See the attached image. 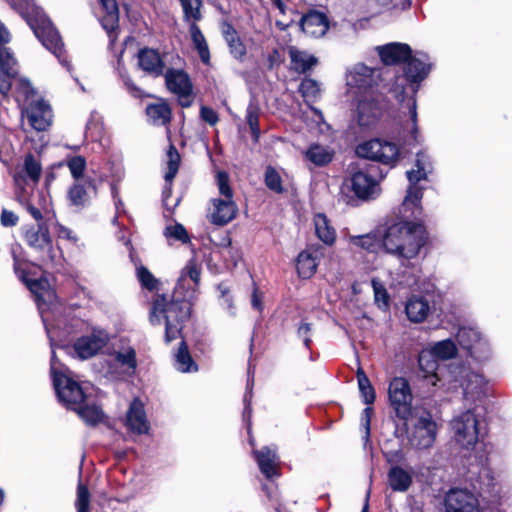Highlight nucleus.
<instances>
[{
	"label": "nucleus",
	"instance_id": "1",
	"mask_svg": "<svg viewBox=\"0 0 512 512\" xmlns=\"http://www.w3.org/2000/svg\"><path fill=\"white\" fill-rule=\"evenodd\" d=\"M14 269L18 277L24 282L27 288L35 296V301L37 302L42 321L44 323L47 335L51 341V374L56 394L64 405L74 410L75 407L86 402L89 399V396L84 387L73 380L70 376L60 371L57 367L52 329L48 324V312L50 310H55L58 305L56 293L51 288L50 282L46 277H40L38 279L31 278L30 272H26L24 269H22L18 262H15Z\"/></svg>",
	"mask_w": 512,
	"mask_h": 512
},
{
	"label": "nucleus",
	"instance_id": "2",
	"mask_svg": "<svg viewBox=\"0 0 512 512\" xmlns=\"http://www.w3.org/2000/svg\"><path fill=\"white\" fill-rule=\"evenodd\" d=\"M199 281L200 269L190 260L181 271L172 298L169 300L165 295H158L154 300L150 321L154 325L165 321L167 342L180 336L184 323L189 319Z\"/></svg>",
	"mask_w": 512,
	"mask_h": 512
},
{
	"label": "nucleus",
	"instance_id": "3",
	"mask_svg": "<svg viewBox=\"0 0 512 512\" xmlns=\"http://www.w3.org/2000/svg\"><path fill=\"white\" fill-rule=\"evenodd\" d=\"M432 65L427 53L412 52L411 58L405 62L403 75L396 76L389 89L399 105L396 118L403 129L411 134L415 142H420L416 96L420 84L429 75Z\"/></svg>",
	"mask_w": 512,
	"mask_h": 512
},
{
	"label": "nucleus",
	"instance_id": "4",
	"mask_svg": "<svg viewBox=\"0 0 512 512\" xmlns=\"http://www.w3.org/2000/svg\"><path fill=\"white\" fill-rule=\"evenodd\" d=\"M426 240L425 227L413 221L394 223L383 232L384 251L401 262L416 258Z\"/></svg>",
	"mask_w": 512,
	"mask_h": 512
},
{
	"label": "nucleus",
	"instance_id": "5",
	"mask_svg": "<svg viewBox=\"0 0 512 512\" xmlns=\"http://www.w3.org/2000/svg\"><path fill=\"white\" fill-rule=\"evenodd\" d=\"M10 6L16 10L28 23L35 36L58 60L65 65L62 58L63 43L58 31L43 10L35 5L32 0H7Z\"/></svg>",
	"mask_w": 512,
	"mask_h": 512
},
{
	"label": "nucleus",
	"instance_id": "6",
	"mask_svg": "<svg viewBox=\"0 0 512 512\" xmlns=\"http://www.w3.org/2000/svg\"><path fill=\"white\" fill-rule=\"evenodd\" d=\"M215 178L220 197L211 199L207 216L212 224L224 226L236 217L238 208L233 201V190L228 173L217 171Z\"/></svg>",
	"mask_w": 512,
	"mask_h": 512
},
{
	"label": "nucleus",
	"instance_id": "7",
	"mask_svg": "<svg viewBox=\"0 0 512 512\" xmlns=\"http://www.w3.org/2000/svg\"><path fill=\"white\" fill-rule=\"evenodd\" d=\"M450 429L454 441L464 449H472L479 439V420L474 409L469 408L453 416Z\"/></svg>",
	"mask_w": 512,
	"mask_h": 512
},
{
	"label": "nucleus",
	"instance_id": "8",
	"mask_svg": "<svg viewBox=\"0 0 512 512\" xmlns=\"http://www.w3.org/2000/svg\"><path fill=\"white\" fill-rule=\"evenodd\" d=\"M355 151L360 158L379 162L390 167H394L400 157V149L397 144L380 138L370 139L358 144Z\"/></svg>",
	"mask_w": 512,
	"mask_h": 512
},
{
	"label": "nucleus",
	"instance_id": "9",
	"mask_svg": "<svg viewBox=\"0 0 512 512\" xmlns=\"http://www.w3.org/2000/svg\"><path fill=\"white\" fill-rule=\"evenodd\" d=\"M376 171L373 167L353 170L347 180L350 190L362 201H370L378 198L382 192L380 182L385 177L380 174L374 176Z\"/></svg>",
	"mask_w": 512,
	"mask_h": 512
},
{
	"label": "nucleus",
	"instance_id": "10",
	"mask_svg": "<svg viewBox=\"0 0 512 512\" xmlns=\"http://www.w3.org/2000/svg\"><path fill=\"white\" fill-rule=\"evenodd\" d=\"M379 69L368 67L363 63L352 66L346 74V83L352 89H356L362 96L372 95L374 89L381 81Z\"/></svg>",
	"mask_w": 512,
	"mask_h": 512
},
{
	"label": "nucleus",
	"instance_id": "11",
	"mask_svg": "<svg viewBox=\"0 0 512 512\" xmlns=\"http://www.w3.org/2000/svg\"><path fill=\"white\" fill-rule=\"evenodd\" d=\"M458 344L478 363H484L491 357L488 342L473 327H461L456 334Z\"/></svg>",
	"mask_w": 512,
	"mask_h": 512
},
{
	"label": "nucleus",
	"instance_id": "12",
	"mask_svg": "<svg viewBox=\"0 0 512 512\" xmlns=\"http://www.w3.org/2000/svg\"><path fill=\"white\" fill-rule=\"evenodd\" d=\"M388 396L396 415L401 419H407L411 414L413 398L409 382L403 377L393 378L389 383Z\"/></svg>",
	"mask_w": 512,
	"mask_h": 512
},
{
	"label": "nucleus",
	"instance_id": "13",
	"mask_svg": "<svg viewBox=\"0 0 512 512\" xmlns=\"http://www.w3.org/2000/svg\"><path fill=\"white\" fill-rule=\"evenodd\" d=\"M13 180L15 185V197L18 203L22 205L36 221H41L43 218L41 210L45 204V197L39 194L37 205L34 203L33 195L37 185L23 181L20 174H13Z\"/></svg>",
	"mask_w": 512,
	"mask_h": 512
},
{
	"label": "nucleus",
	"instance_id": "14",
	"mask_svg": "<svg viewBox=\"0 0 512 512\" xmlns=\"http://www.w3.org/2000/svg\"><path fill=\"white\" fill-rule=\"evenodd\" d=\"M28 245L40 253V260L45 265H53L57 260V253L54 250L48 229L43 225L38 228H31L25 234Z\"/></svg>",
	"mask_w": 512,
	"mask_h": 512
},
{
	"label": "nucleus",
	"instance_id": "15",
	"mask_svg": "<svg viewBox=\"0 0 512 512\" xmlns=\"http://www.w3.org/2000/svg\"><path fill=\"white\" fill-rule=\"evenodd\" d=\"M108 334L101 329H93L91 333L79 337L73 344L74 354L81 360L97 355L108 343Z\"/></svg>",
	"mask_w": 512,
	"mask_h": 512
},
{
	"label": "nucleus",
	"instance_id": "16",
	"mask_svg": "<svg viewBox=\"0 0 512 512\" xmlns=\"http://www.w3.org/2000/svg\"><path fill=\"white\" fill-rule=\"evenodd\" d=\"M436 435L437 425L431 415L426 413L415 423L409 442L416 449H429L433 446Z\"/></svg>",
	"mask_w": 512,
	"mask_h": 512
},
{
	"label": "nucleus",
	"instance_id": "17",
	"mask_svg": "<svg viewBox=\"0 0 512 512\" xmlns=\"http://www.w3.org/2000/svg\"><path fill=\"white\" fill-rule=\"evenodd\" d=\"M446 512H480L478 497L467 489L449 490L444 499Z\"/></svg>",
	"mask_w": 512,
	"mask_h": 512
},
{
	"label": "nucleus",
	"instance_id": "18",
	"mask_svg": "<svg viewBox=\"0 0 512 512\" xmlns=\"http://www.w3.org/2000/svg\"><path fill=\"white\" fill-rule=\"evenodd\" d=\"M10 41V33L0 21V89L5 92L8 81L13 79L16 69V59L9 48L4 45Z\"/></svg>",
	"mask_w": 512,
	"mask_h": 512
},
{
	"label": "nucleus",
	"instance_id": "19",
	"mask_svg": "<svg viewBox=\"0 0 512 512\" xmlns=\"http://www.w3.org/2000/svg\"><path fill=\"white\" fill-rule=\"evenodd\" d=\"M165 82L169 91L178 96L182 107L192 104V83L184 71L169 69L165 74Z\"/></svg>",
	"mask_w": 512,
	"mask_h": 512
},
{
	"label": "nucleus",
	"instance_id": "20",
	"mask_svg": "<svg viewBox=\"0 0 512 512\" xmlns=\"http://www.w3.org/2000/svg\"><path fill=\"white\" fill-rule=\"evenodd\" d=\"M22 114L37 131H45L51 125L53 117L50 105L42 99L31 100Z\"/></svg>",
	"mask_w": 512,
	"mask_h": 512
},
{
	"label": "nucleus",
	"instance_id": "21",
	"mask_svg": "<svg viewBox=\"0 0 512 512\" xmlns=\"http://www.w3.org/2000/svg\"><path fill=\"white\" fill-rule=\"evenodd\" d=\"M323 256L324 248L318 244L309 245L300 252L296 262L299 277L303 279L311 278L316 273L320 259Z\"/></svg>",
	"mask_w": 512,
	"mask_h": 512
},
{
	"label": "nucleus",
	"instance_id": "22",
	"mask_svg": "<svg viewBox=\"0 0 512 512\" xmlns=\"http://www.w3.org/2000/svg\"><path fill=\"white\" fill-rule=\"evenodd\" d=\"M381 62L386 66L405 64L411 58L412 49L408 44L391 42L375 47Z\"/></svg>",
	"mask_w": 512,
	"mask_h": 512
},
{
	"label": "nucleus",
	"instance_id": "23",
	"mask_svg": "<svg viewBox=\"0 0 512 512\" xmlns=\"http://www.w3.org/2000/svg\"><path fill=\"white\" fill-rule=\"evenodd\" d=\"M382 113L375 94L362 96L357 103V122L362 127L373 126Z\"/></svg>",
	"mask_w": 512,
	"mask_h": 512
},
{
	"label": "nucleus",
	"instance_id": "24",
	"mask_svg": "<svg viewBox=\"0 0 512 512\" xmlns=\"http://www.w3.org/2000/svg\"><path fill=\"white\" fill-rule=\"evenodd\" d=\"M461 386L464 398L467 401L476 402L486 394L487 382L482 374L469 371L465 374Z\"/></svg>",
	"mask_w": 512,
	"mask_h": 512
},
{
	"label": "nucleus",
	"instance_id": "25",
	"mask_svg": "<svg viewBox=\"0 0 512 512\" xmlns=\"http://www.w3.org/2000/svg\"><path fill=\"white\" fill-rule=\"evenodd\" d=\"M126 425L134 433L144 434L149 430V423L143 403L139 399H134L127 411Z\"/></svg>",
	"mask_w": 512,
	"mask_h": 512
},
{
	"label": "nucleus",
	"instance_id": "26",
	"mask_svg": "<svg viewBox=\"0 0 512 512\" xmlns=\"http://www.w3.org/2000/svg\"><path fill=\"white\" fill-rule=\"evenodd\" d=\"M300 26L307 35L319 38L326 34L329 23L324 13L311 11L301 18Z\"/></svg>",
	"mask_w": 512,
	"mask_h": 512
},
{
	"label": "nucleus",
	"instance_id": "27",
	"mask_svg": "<svg viewBox=\"0 0 512 512\" xmlns=\"http://www.w3.org/2000/svg\"><path fill=\"white\" fill-rule=\"evenodd\" d=\"M413 482V470L405 469L399 465L390 467L387 473L388 486L394 492H406Z\"/></svg>",
	"mask_w": 512,
	"mask_h": 512
},
{
	"label": "nucleus",
	"instance_id": "28",
	"mask_svg": "<svg viewBox=\"0 0 512 512\" xmlns=\"http://www.w3.org/2000/svg\"><path fill=\"white\" fill-rule=\"evenodd\" d=\"M105 14L101 17V25L108 33L110 42L117 38L116 30L119 22V10L116 0H99Z\"/></svg>",
	"mask_w": 512,
	"mask_h": 512
},
{
	"label": "nucleus",
	"instance_id": "29",
	"mask_svg": "<svg viewBox=\"0 0 512 512\" xmlns=\"http://www.w3.org/2000/svg\"><path fill=\"white\" fill-rule=\"evenodd\" d=\"M138 63L140 68L152 76H160L164 70V62L160 54L154 50L145 48L138 53Z\"/></svg>",
	"mask_w": 512,
	"mask_h": 512
},
{
	"label": "nucleus",
	"instance_id": "30",
	"mask_svg": "<svg viewBox=\"0 0 512 512\" xmlns=\"http://www.w3.org/2000/svg\"><path fill=\"white\" fill-rule=\"evenodd\" d=\"M349 243L370 253L384 250L383 232L373 231L364 235H350Z\"/></svg>",
	"mask_w": 512,
	"mask_h": 512
},
{
	"label": "nucleus",
	"instance_id": "31",
	"mask_svg": "<svg viewBox=\"0 0 512 512\" xmlns=\"http://www.w3.org/2000/svg\"><path fill=\"white\" fill-rule=\"evenodd\" d=\"M299 92L303 97L305 103H307L309 108L316 114L318 121H323L322 112L312 106V104L315 103L320 98V83L312 78H305L300 83Z\"/></svg>",
	"mask_w": 512,
	"mask_h": 512
},
{
	"label": "nucleus",
	"instance_id": "32",
	"mask_svg": "<svg viewBox=\"0 0 512 512\" xmlns=\"http://www.w3.org/2000/svg\"><path fill=\"white\" fill-rule=\"evenodd\" d=\"M13 174H20L23 181H30L34 185H37L42 174L41 162L31 153L24 157L22 165L15 168Z\"/></svg>",
	"mask_w": 512,
	"mask_h": 512
},
{
	"label": "nucleus",
	"instance_id": "33",
	"mask_svg": "<svg viewBox=\"0 0 512 512\" xmlns=\"http://www.w3.org/2000/svg\"><path fill=\"white\" fill-rule=\"evenodd\" d=\"M419 368L423 374V377L429 380V382L436 386L440 381L438 371V359L428 350L423 349L418 357Z\"/></svg>",
	"mask_w": 512,
	"mask_h": 512
},
{
	"label": "nucleus",
	"instance_id": "34",
	"mask_svg": "<svg viewBox=\"0 0 512 512\" xmlns=\"http://www.w3.org/2000/svg\"><path fill=\"white\" fill-rule=\"evenodd\" d=\"M223 37L229 47L231 55L238 60H242L246 55V47L235 28L228 22L221 26Z\"/></svg>",
	"mask_w": 512,
	"mask_h": 512
},
{
	"label": "nucleus",
	"instance_id": "35",
	"mask_svg": "<svg viewBox=\"0 0 512 512\" xmlns=\"http://www.w3.org/2000/svg\"><path fill=\"white\" fill-rule=\"evenodd\" d=\"M111 356L115 362L123 369L124 373L132 376L137 368L136 351L132 346H124L115 350Z\"/></svg>",
	"mask_w": 512,
	"mask_h": 512
},
{
	"label": "nucleus",
	"instance_id": "36",
	"mask_svg": "<svg viewBox=\"0 0 512 512\" xmlns=\"http://www.w3.org/2000/svg\"><path fill=\"white\" fill-rule=\"evenodd\" d=\"M253 453L260 471L267 478L276 475L277 455L275 450L269 447H263L261 450H255Z\"/></svg>",
	"mask_w": 512,
	"mask_h": 512
},
{
	"label": "nucleus",
	"instance_id": "37",
	"mask_svg": "<svg viewBox=\"0 0 512 512\" xmlns=\"http://www.w3.org/2000/svg\"><path fill=\"white\" fill-rule=\"evenodd\" d=\"M88 189L93 190V192L96 191V187L92 179L86 180L84 184L79 182L74 183L68 191V199L70 203L78 207H83L88 204L90 200Z\"/></svg>",
	"mask_w": 512,
	"mask_h": 512
},
{
	"label": "nucleus",
	"instance_id": "38",
	"mask_svg": "<svg viewBox=\"0 0 512 512\" xmlns=\"http://www.w3.org/2000/svg\"><path fill=\"white\" fill-rule=\"evenodd\" d=\"M289 57L292 69L298 73H305L312 69L318 62L317 58L306 51L295 47L289 48Z\"/></svg>",
	"mask_w": 512,
	"mask_h": 512
},
{
	"label": "nucleus",
	"instance_id": "39",
	"mask_svg": "<svg viewBox=\"0 0 512 512\" xmlns=\"http://www.w3.org/2000/svg\"><path fill=\"white\" fill-rule=\"evenodd\" d=\"M405 310L410 321L420 323L428 316L430 306L423 297L413 296L407 301Z\"/></svg>",
	"mask_w": 512,
	"mask_h": 512
},
{
	"label": "nucleus",
	"instance_id": "40",
	"mask_svg": "<svg viewBox=\"0 0 512 512\" xmlns=\"http://www.w3.org/2000/svg\"><path fill=\"white\" fill-rule=\"evenodd\" d=\"M305 159L311 162L315 166H325L329 164L333 157L334 151L329 147L320 145V144H312L309 148L304 152Z\"/></svg>",
	"mask_w": 512,
	"mask_h": 512
},
{
	"label": "nucleus",
	"instance_id": "41",
	"mask_svg": "<svg viewBox=\"0 0 512 512\" xmlns=\"http://www.w3.org/2000/svg\"><path fill=\"white\" fill-rule=\"evenodd\" d=\"M315 233L317 237L326 245H333L336 240V231L330 225L329 220L324 214H316L314 217Z\"/></svg>",
	"mask_w": 512,
	"mask_h": 512
},
{
	"label": "nucleus",
	"instance_id": "42",
	"mask_svg": "<svg viewBox=\"0 0 512 512\" xmlns=\"http://www.w3.org/2000/svg\"><path fill=\"white\" fill-rule=\"evenodd\" d=\"M415 166L417 168L416 170L413 169L406 173L409 181L425 180L428 174L432 172V163L425 151L417 153Z\"/></svg>",
	"mask_w": 512,
	"mask_h": 512
},
{
	"label": "nucleus",
	"instance_id": "43",
	"mask_svg": "<svg viewBox=\"0 0 512 512\" xmlns=\"http://www.w3.org/2000/svg\"><path fill=\"white\" fill-rule=\"evenodd\" d=\"M428 350L435 356L438 360H450L456 357L458 348L455 342L451 339H444L441 341H437L432 343Z\"/></svg>",
	"mask_w": 512,
	"mask_h": 512
},
{
	"label": "nucleus",
	"instance_id": "44",
	"mask_svg": "<svg viewBox=\"0 0 512 512\" xmlns=\"http://www.w3.org/2000/svg\"><path fill=\"white\" fill-rule=\"evenodd\" d=\"M9 83V87L8 89L3 92L1 89H0V93L4 96L8 95V93L14 89L16 90V92L18 93V96H17V99L19 100V98L21 96L25 97L26 100H28V98L34 94V90L30 84V82L22 77L19 76V70H18V63L16 62V69H15V75L13 77V79H10L8 81Z\"/></svg>",
	"mask_w": 512,
	"mask_h": 512
},
{
	"label": "nucleus",
	"instance_id": "45",
	"mask_svg": "<svg viewBox=\"0 0 512 512\" xmlns=\"http://www.w3.org/2000/svg\"><path fill=\"white\" fill-rule=\"evenodd\" d=\"M189 32L193 45L197 50L200 59L203 63H208L210 60L209 47L203 33L195 22H191L189 26Z\"/></svg>",
	"mask_w": 512,
	"mask_h": 512
},
{
	"label": "nucleus",
	"instance_id": "46",
	"mask_svg": "<svg viewBox=\"0 0 512 512\" xmlns=\"http://www.w3.org/2000/svg\"><path fill=\"white\" fill-rule=\"evenodd\" d=\"M74 411H76L81 419L88 425H96L102 422L104 418L102 410L94 404H89V399L75 407Z\"/></svg>",
	"mask_w": 512,
	"mask_h": 512
},
{
	"label": "nucleus",
	"instance_id": "47",
	"mask_svg": "<svg viewBox=\"0 0 512 512\" xmlns=\"http://www.w3.org/2000/svg\"><path fill=\"white\" fill-rule=\"evenodd\" d=\"M146 114L154 125H166L171 119V110L166 103L150 104L146 108Z\"/></svg>",
	"mask_w": 512,
	"mask_h": 512
},
{
	"label": "nucleus",
	"instance_id": "48",
	"mask_svg": "<svg viewBox=\"0 0 512 512\" xmlns=\"http://www.w3.org/2000/svg\"><path fill=\"white\" fill-rule=\"evenodd\" d=\"M174 365H175V368L182 373L197 371V365L194 362V360L192 359V357L188 351V346L185 343V341H182L180 343L178 351L175 354Z\"/></svg>",
	"mask_w": 512,
	"mask_h": 512
},
{
	"label": "nucleus",
	"instance_id": "49",
	"mask_svg": "<svg viewBox=\"0 0 512 512\" xmlns=\"http://www.w3.org/2000/svg\"><path fill=\"white\" fill-rule=\"evenodd\" d=\"M357 381L363 402L367 405L373 404L376 397L375 390L371 385L369 378L361 368L357 370Z\"/></svg>",
	"mask_w": 512,
	"mask_h": 512
},
{
	"label": "nucleus",
	"instance_id": "50",
	"mask_svg": "<svg viewBox=\"0 0 512 512\" xmlns=\"http://www.w3.org/2000/svg\"><path fill=\"white\" fill-rule=\"evenodd\" d=\"M419 181H409L410 185L407 191V195L403 201V207L405 209L412 207L420 210V201L423 196V188L418 185Z\"/></svg>",
	"mask_w": 512,
	"mask_h": 512
},
{
	"label": "nucleus",
	"instance_id": "51",
	"mask_svg": "<svg viewBox=\"0 0 512 512\" xmlns=\"http://www.w3.org/2000/svg\"><path fill=\"white\" fill-rule=\"evenodd\" d=\"M163 235L170 243L171 241H179L183 244H186L190 241V237L185 227L180 223H175L173 225H167L163 231Z\"/></svg>",
	"mask_w": 512,
	"mask_h": 512
},
{
	"label": "nucleus",
	"instance_id": "52",
	"mask_svg": "<svg viewBox=\"0 0 512 512\" xmlns=\"http://www.w3.org/2000/svg\"><path fill=\"white\" fill-rule=\"evenodd\" d=\"M260 109L254 102H250L246 110V121L250 127L254 141H258L260 137L259 127Z\"/></svg>",
	"mask_w": 512,
	"mask_h": 512
},
{
	"label": "nucleus",
	"instance_id": "53",
	"mask_svg": "<svg viewBox=\"0 0 512 512\" xmlns=\"http://www.w3.org/2000/svg\"><path fill=\"white\" fill-rule=\"evenodd\" d=\"M180 164V155L177 149L170 145L167 151V172L165 173V181L171 183L175 178Z\"/></svg>",
	"mask_w": 512,
	"mask_h": 512
},
{
	"label": "nucleus",
	"instance_id": "54",
	"mask_svg": "<svg viewBox=\"0 0 512 512\" xmlns=\"http://www.w3.org/2000/svg\"><path fill=\"white\" fill-rule=\"evenodd\" d=\"M180 2L184 11V17L187 21L192 20V22H195L201 19V0H180Z\"/></svg>",
	"mask_w": 512,
	"mask_h": 512
},
{
	"label": "nucleus",
	"instance_id": "55",
	"mask_svg": "<svg viewBox=\"0 0 512 512\" xmlns=\"http://www.w3.org/2000/svg\"><path fill=\"white\" fill-rule=\"evenodd\" d=\"M66 165L72 175V177L78 181L82 178L83 173L86 169V160L82 156H72L67 158Z\"/></svg>",
	"mask_w": 512,
	"mask_h": 512
},
{
	"label": "nucleus",
	"instance_id": "56",
	"mask_svg": "<svg viewBox=\"0 0 512 512\" xmlns=\"http://www.w3.org/2000/svg\"><path fill=\"white\" fill-rule=\"evenodd\" d=\"M75 505L77 512H89L90 493L87 487L82 483H79L77 487V498Z\"/></svg>",
	"mask_w": 512,
	"mask_h": 512
},
{
	"label": "nucleus",
	"instance_id": "57",
	"mask_svg": "<svg viewBox=\"0 0 512 512\" xmlns=\"http://www.w3.org/2000/svg\"><path fill=\"white\" fill-rule=\"evenodd\" d=\"M375 302L379 308L386 309L389 305V296L384 285L376 279L372 280Z\"/></svg>",
	"mask_w": 512,
	"mask_h": 512
},
{
	"label": "nucleus",
	"instance_id": "58",
	"mask_svg": "<svg viewBox=\"0 0 512 512\" xmlns=\"http://www.w3.org/2000/svg\"><path fill=\"white\" fill-rule=\"evenodd\" d=\"M265 184L270 190L276 193H281L283 191L281 177L273 167H268L266 169Z\"/></svg>",
	"mask_w": 512,
	"mask_h": 512
},
{
	"label": "nucleus",
	"instance_id": "59",
	"mask_svg": "<svg viewBox=\"0 0 512 512\" xmlns=\"http://www.w3.org/2000/svg\"><path fill=\"white\" fill-rule=\"evenodd\" d=\"M137 277L143 287L149 290L155 288L156 280L154 276L145 267H140L137 269Z\"/></svg>",
	"mask_w": 512,
	"mask_h": 512
},
{
	"label": "nucleus",
	"instance_id": "60",
	"mask_svg": "<svg viewBox=\"0 0 512 512\" xmlns=\"http://www.w3.org/2000/svg\"><path fill=\"white\" fill-rule=\"evenodd\" d=\"M298 337L302 339L304 346L307 349H310L311 345V334H312V325L310 323H302L297 330Z\"/></svg>",
	"mask_w": 512,
	"mask_h": 512
},
{
	"label": "nucleus",
	"instance_id": "61",
	"mask_svg": "<svg viewBox=\"0 0 512 512\" xmlns=\"http://www.w3.org/2000/svg\"><path fill=\"white\" fill-rule=\"evenodd\" d=\"M200 117L204 122L208 123L211 126L216 125L219 120L217 112L207 106H201Z\"/></svg>",
	"mask_w": 512,
	"mask_h": 512
},
{
	"label": "nucleus",
	"instance_id": "62",
	"mask_svg": "<svg viewBox=\"0 0 512 512\" xmlns=\"http://www.w3.org/2000/svg\"><path fill=\"white\" fill-rule=\"evenodd\" d=\"M372 414H373V409H372V407L368 406L363 410L362 416H361V426L365 430V439L366 440H368L369 435H370V422H371Z\"/></svg>",
	"mask_w": 512,
	"mask_h": 512
},
{
	"label": "nucleus",
	"instance_id": "63",
	"mask_svg": "<svg viewBox=\"0 0 512 512\" xmlns=\"http://www.w3.org/2000/svg\"><path fill=\"white\" fill-rule=\"evenodd\" d=\"M252 387H253V379H248V382H247V391L244 395V404H245V408H244V412H243V417L246 419V418H250L251 416V407H250V403H251V398H252Z\"/></svg>",
	"mask_w": 512,
	"mask_h": 512
},
{
	"label": "nucleus",
	"instance_id": "64",
	"mask_svg": "<svg viewBox=\"0 0 512 512\" xmlns=\"http://www.w3.org/2000/svg\"><path fill=\"white\" fill-rule=\"evenodd\" d=\"M17 215L9 210L3 209L1 213V224L5 227H13L17 224Z\"/></svg>",
	"mask_w": 512,
	"mask_h": 512
}]
</instances>
